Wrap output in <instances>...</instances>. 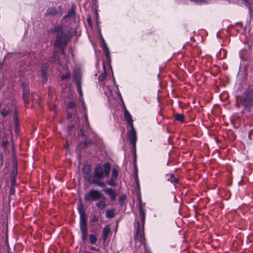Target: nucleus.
Listing matches in <instances>:
<instances>
[{"mask_svg":"<svg viewBox=\"0 0 253 253\" xmlns=\"http://www.w3.org/2000/svg\"><path fill=\"white\" fill-rule=\"evenodd\" d=\"M78 211L80 215V226L82 232L83 241L86 239L87 236V228L86 226V218L83 205L80 202L78 205Z\"/></svg>","mask_w":253,"mask_h":253,"instance_id":"nucleus-1","label":"nucleus"},{"mask_svg":"<svg viewBox=\"0 0 253 253\" xmlns=\"http://www.w3.org/2000/svg\"><path fill=\"white\" fill-rule=\"evenodd\" d=\"M102 197V194L98 190L91 189L85 196L84 199L86 201H89L91 200H96Z\"/></svg>","mask_w":253,"mask_h":253,"instance_id":"nucleus-2","label":"nucleus"},{"mask_svg":"<svg viewBox=\"0 0 253 253\" xmlns=\"http://www.w3.org/2000/svg\"><path fill=\"white\" fill-rule=\"evenodd\" d=\"M66 39L67 38L66 35L64 34L62 29H60L57 32L55 44L56 45L64 44L66 42Z\"/></svg>","mask_w":253,"mask_h":253,"instance_id":"nucleus-3","label":"nucleus"},{"mask_svg":"<svg viewBox=\"0 0 253 253\" xmlns=\"http://www.w3.org/2000/svg\"><path fill=\"white\" fill-rule=\"evenodd\" d=\"M244 103L245 106H250L253 102V92L245 93L243 96Z\"/></svg>","mask_w":253,"mask_h":253,"instance_id":"nucleus-4","label":"nucleus"},{"mask_svg":"<svg viewBox=\"0 0 253 253\" xmlns=\"http://www.w3.org/2000/svg\"><path fill=\"white\" fill-rule=\"evenodd\" d=\"M83 174L84 178L87 181H91V176L90 171L91 170V168L89 166H84L83 167Z\"/></svg>","mask_w":253,"mask_h":253,"instance_id":"nucleus-5","label":"nucleus"},{"mask_svg":"<svg viewBox=\"0 0 253 253\" xmlns=\"http://www.w3.org/2000/svg\"><path fill=\"white\" fill-rule=\"evenodd\" d=\"M131 130L129 132L128 137L131 142V143L133 145H135L136 138V132L134 129L133 126H131Z\"/></svg>","mask_w":253,"mask_h":253,"instance_id":"nucleus-6","label":"nucleus"},{"mask_svg":"<svg viewBox=\"0 0 253 253\" xmlns=\"http://www.w3.org/2000/svg\"><path fill=\"white\" fill-rule=\"evenodd\" d=\"M124 115L126 120L130 126H133V121L131 118V116L127 110H125Z\"/></svg>","mask_w":253,"mask_h":253,"instance_id":"nucleus-7","label":"nucleus"},{"mask_svg":"<svg viewBox=\"0 0 253 253\" xmlns=\"http://www.w3.org/2000/svg\"><path fill=\"white\" fill-rule=\"evenodd\" d=\"M112 175L111 180L108 182V184L111 186L114 184V181L116 179L118 175V170L115 168H114L112 169Z\"/></svg>","mask_w":253,"mask_h":253,"instance_id":"nucleus-8","label":"nucleus"},{"mask_svg":"<svg viewBox=\"0 0 253 253\" xmlns=\"http://www.w3.org/2000/svg\"><path fill=\"white\" fill-rule=\"evenodd\" d=\"M103 170L100 166L97 167L95 169L94 176L98 178H102L103 177Z\"/></svg>","mask_w":253,"mask_h":253,"instance_id":"nucleus-9","label":"nucleus"},{"mask_svg":"<svg viewBox=\"0 0 253 253\" xmlns=\"http://www.w3.org/2000/svg\"><path fill=\"white\" fill-rule=\"evenodd\" d=\"M110 232V228L109 225L106 226L103 230V238L105 241Z\"/></svg>","mask_w":253,"mask_h":253,"instance_id":"nucleus-10","label":"nucleus"},{"mask_svg":"<svg viewBox=\"0 0 253 253\" xmlns=\"http://www.w3.org/2000/svg\"><path fill=\"white\" fill-rule=\"evenodd\" d=\"M104 191L110 196L112 199L114 200L116 198V195L112 189L108 188L104 190Z\"/></svg>","mask_w":253,"mask_h":253,"instance_id":"nucleus-11","label":"nucleus"},{"mask_svg":"<svg viewBox=\"0 0 253 253\" xmlns=\"http://www.w3.org/2000/svg\"><path fill=\"white\" fill-rule=\"evenodd\" d=\"M29 93V89L26 87H23V99L25 102H28V94Z\"/></svg>","mask_w":253,"mask_h":253,"instance_id":"nucleus-12","label":"nucleus"},{"mask_svg":"<svg viewBox=\"0 0 253 253\" xmlns=\"http://www.w3.org/2000/svg\"><path fill=\"white\" fill-rule=\"evenodd\" d=\"M104 173L106 176H108L110 171V165L108 163H106L103 166Z\"/></svg>","mask_w":253,"mask_h":253,"instance_id":"nucleus-13","label":"nucleus"},{"mask_svg":"<svg viewBox=\"0 0 253 253\" xmlns=\"http://www.w3.org/2000/svg\"><path fill=\"white\" fill-rule=\"evenodd\" d=\"M96 206L99 209H104L106 207V204L105 200L100 201L99 202L97 203Z\"/></svg>","mask_w":253,"mask_h":253,"instance_id":"nucleus-14","label":"nucleus"},{"mask_svg":"<svg viewBox=\"0 0 253 253\" xmlns=\"http://www.w3.org/2000/svg\"><path fill=\"white\" fill-rule=\"evenodd\" d=\"M46 12L48 15H55L57 13V10L55 7H50L47 10Z\"/></svg>","mask_w":253,"mask_h":253,"instance_id":"nucleus-15","label":"nucleus"},{"mask_svg":"<svg viewBox=\"0 0 253 253\" xmlns=\"http://www.w3.org/2000/svg\"><path fill=\"white\" fill-rule=\"evenodd\" d=\"M106 216L107 217L111 218L114 216V212L112 210H107L106 212Z\"/></svg>","mask_w":253,"mask_h":253,"instance_id":"nucleus-16","label":"nucleus"},{"mask_svg":"<svg viewBox=\"0 0 253 253\" xmlns=\"http://www.w3.org/2000/svg\"><path fill=\"white\" fill-rule=\"evenodd\" d=\"M96 236L93 235V234H91V235H89V241L90 242V243L91 244H93V243H95V242L96 241Z\"/></svg>","mask_w":253,"mask_h":253,"instance_id":"nucleus-17","label":"nucleus"},{"mask_svg":"<svg viewBox=\"0 0 253 253\" xmlns=\"http://www.w3.org/2000/svg\"><path fill=\"white\" fill-rule=\"evenodd\" d=\"M175 119L180 122H183L184 120V116L182 114H176L175 115Z\"/></svg>","mask_w":253,"mask_h":253,"instance_id":"nucleus-18","label":"nucleus"},{"mask_svg":"<svg viewBox=\"0 0 253 253\" xmlns=\"http://www.w3.org/2000/svg\"><path fill=\"white\" fill-rule=\"evenodd\" d=\"M140 215L141 219L144 222V219H145V215H144V211L142 209H141L140 210Z\"/></svg>","mask_w":253,"mask_h":253,"instance_id":"nucleus-19","label":"nucleus"},{"mask_svg":"<svg viewBox=\"0 0 253 253\" xmlns=\"http://www.w3.org/2000/svg\"><path fill=\"white\" fill-rule=\"evenodd\" d=\"M91 182L92 183L97 184L99 186H100V187H104L105 186V184L104 183L101 182L96 181L94 179L93 180H91Z\"/></svg>","mask_w":253,"mask_h":253,"instance_id":"nucleus-20","label":"nucleus"},{"mask_svg":"<svg viewBox=\"0 0 253 253\" xmlns=\"http://www.w3.org/2000/svg\"><path fill=\"white\" fill-rule=\"evenodd\" d=\"M106 78V74L105 73L99 76V80L101 81H103Z\"/></svg>","mask_w":253,"mask_h":253,"instance_id":"nucleus-21","label":"nucleus"},{"mask_svg":"<svg viewBox=\"0 0 253 253\" xmlns=\"http://www.w3.org/2000/svg\"><path fill=\"white\" fill-rule=\"evenodd\" d=\"M170 181L171 182H174V183L177 182V180L175 178L173 174H170Z\"/></svg>","mask_w":253,"mask_h":253,"instance_id":"nucleus-22","label":"nucleus"},{"mask_svg":"<svg viewBox=\"0 0 253 253\" xmlns=\"http://www.w3.org/2000/svg\"><path fill=\"white\" fill-rule=\"evenodd\" d=\"M8 113H9V111L8 110H3L1 112V115L4 117H6Z\"/></svg>","mask_w":253,"mask_h":253,"instance_id":"nucleus-23","label":"nucleus"},{"mask_svg":"<svg viewBox=\"0 0 253 253\" xmlns=\"http://www.w3.org/2000/svg\"><path fill=\"white\" fill-rule=\"evenodd\" d=\"M70 78V74L69 73L66 74L65 75H62L61 79L62 80L69 79Z\"/></svg>","mask_w":253,"mask_h":253,"instance_id":"nucleus-24","label":"nucleus"},{"mask_svg":"<svg viewBox=\"0 0 253 253\" xmlns=\"http://www.w3.org/2000/svg\"><path fill=\"white\" fill-rule=\"evenodd\" d=\"M74 106H75L74 103L73 102H70L68 103V107L70 108H72L74 107Z\"/></svg>","mask_w":253,"mask_h":253,"instance_id":"nucleus-25","label":"nucleus"},{"mask_svg":"<svg viewBox=\"0 0 253 253\" xmlns=\"http://www.w3.org/2000/svg\"><path fill=\"white\" fill-rule=\"evenodd\" d=\"M98 218L97 216H95V215H94V216H93V218H92V219L91 221H92V222H96V221H97L98 220Z\"/></svg>","mask_w":253,"mask_h":253,"instance_id":"nucleus-26","label":"nucleus"},{"mask_svg":"<svg viewBox=\"0 0 253 253\" xmlns=\"http://www.w3.org/2000/svg\"><path fill=\"white\" fill-rule=\"evenodd\" d=\"M105 49L106 56H108L109 55V49H108V47L106 46V45H105Z\"/></svg>","mask_w":253,"mask_h":253,"instance_id":"nucleus-27","label":"nucleus"},{"mask_svg":"<svg viewBox=\"0 0 253 253\" xmlns=\"http://www.w3.org/2000/svg\"><path fill=\"white\" fill-rule=\"evenodd\" d=\"M78 91H79V92L80 95H81V96H83V92L82 91L81 87L80 86H79Z\"/></svg>","mask_w":253,"mask_h":253,"instance_id":"nucleus-28","label":"nucleus"},{"mask_svg":"<svg viewBox=\"0 0 253 253\" xmlns=\"http://www.w3.org/2000/svg\"><path fill=\"white\" fill-rule=\"evenodd\" d=\"M8 142H7V141L6 140H3V141H2V145L3 147H5L7 144Z\"/></svg>","mask_w":253,"mask_h":253,"instance_id":"nucleus-29","label":"nucleus"},{"mask_svg":"<svg viewBox=\"0 0 253 253\" xmlns=\"http://www.w3.org/2000/svg\"><path fill=\"white\" fill-rule=\"evenodd\" d=\"M42 76L43 79L44 80V81H46V79L45 74L43 72H42Z\"/></svg>","mask_w":253,"mask_h":253,"instance_id":"nucleus-30","label":"nucleus"},{"mask_svg":"<svg viewBox=\"0 0 253 253\" xmlns=\"http://www.w3.org/2000/svg\"><path fill=\"white\" fill-rule=\"evenodd\" d=\"M16 132L18 131V125H17V123H16Z\"/></svg>","mask_w":253,"mask_h":253,"instance_id":"nucleus-31","label":"nucleus"},{"mask_svg":"<svg viewBox=\"0 0 253 253\" xmlns=\"http://www.w3.org/2000/svg\"><path fill=\"white\" fill-rule=\"evenodd\" d=\"M2 63H0V70H1V68H2Z\"/></svg>","mask_w":253,"mask_h":253,"instance_id":"nucleus-32","label":"nucleus"},{"mask_svg":"<svg viewBox=\"0 0 253 253\" xmlns=\"http://www.w3.org/2000/svg\"><path fill=\"white\" fill-rule=\"evenodd\" d=\"M136 238H137L138 237V234H137L136 236Z\"/></svg>","mask_w":253,"mask_h":253,"instance_id":"nucleus-33","label":"nucleus"},{"mask_svg":"<svg viewBox=\"0 0 253 253\" xmlns=\"http://www.w3.org/2000/svg\"><path fill=\"white\" fill-rule=\"evenodd\" d=\"M9 134L11 135V131L9 132Z\"/></svg>","mask_w":253,"mask_h":253,"instance_id":"nucleus-34","label":"nucleus"}]
</instances>
